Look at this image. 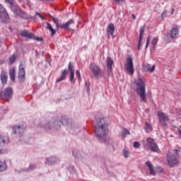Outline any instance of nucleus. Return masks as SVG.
Listing matches in <instances>:
<instances>
[{
  "mask_svg": "<svg viewBox=\"0 0 181 181\" xmlns=\"http://www.w3.org/2000/svg\"><path fill=\"white\" fill-rule=\"evenodd\" d=\"M95 127V135L100 144H104L107 149H114V139L108 134V121L101 113L95 115L93 121Z\"/></svg>",
  "mask_w": 181,
  "mask_h": 181,
  "instance_id": "obj_1",
  "label": "nucleus"
},
{
  "mask_svg": "<svg viewBox=\"0 0 181 181\" xmlns=\"http://www.w3.org/2000/svg\"><path fill=\"white\" fill-rule=\"evenodd\" d=\"M54 117L53 113L47 115L45 117V124H40V127L47 132H53V131L60 129V124L57 123V119L53 118Z\"/></svg>",
  "mask_w": 181,
  "mask_h": 181,
  "instance_id": "obj_2",
  "label": "nucleus"
},
{
  "mask_svg": "<svg viewBox=\"0 0 181 181\" xmlns=\"http://www.w3.org/2000/svg\"><path fill=\"white\" fill-rule=\"evenodd\" d=\"M49 18L52 19L53 23L56 26V30H54V28L50 25V23H47V29H48V30H49V32L51 33L52 37L56 35V30H59L60 28L61 29H64L65 30H69L70 28H69V26H70V25H74V20L73 19H69L66 23L60 25L59 24V20L57 18H54L52 16H49Z\"/></svg>",
  "mask_w": 181,
  "mask_h": 181,
  "instance_id": "obj_3",
  "label": "nucleus"
},
{
  "mask_svg": "<svg viewBox=\"0 0 181 181\" xmlns=\"http://www.w3.org/2000/svg\"><path fill=\"white\" fill-rule=\"evenodd\" d=\"M136 84V93L142 103H146V88L142 78H139L134 81Z\"/></svg>",
  "mask_w": 181,
  "mask_h": 181,
  "instance_id": "obj_4",
  "label": "nucleus"
},
{
  "mask_svg": "<svg viewBox=\"0 0 181 181\" xmlns=\"http://www.w3.org/2000/svg\"><path fill=\"white\" fill-rule=\"evenodd\" d=\"M5 2H6V4H9L11 9L12 12L15 13V15L21 18V19H28V13L23 11V10L21 9L19 5H18L17 3H15V1L5 0Z\"/></svg>",
  "mask_w": 181,
  "mask_h": 181,
  "instance_id": "obj_5",
  "label": "nucleus"
},
{
  "mask_svg": "<svg viewBox=\"0 0 181 181\" xmlns=\"http://www.w3.org/2000/svg\"><path fill=\"white\" fill-rule=\"evenodd\" d=\"M167 163L170 168H175V166L179 165V153H177V150L168 152L167 154Z\"/></svg>",
  "mask_w": 181,
  "mask_h": 181,
  "instance_id": "obj_6",
  "label": "nucleus"
},
{
  "mask_svg": "<svg viewBox=\"0 0 181 181\" xmlns=\"http://www.w3.org/2000/svg\"><path fill=\"white\" fill-rule=\"evenodd\" d=\"M74 73V64L73 62H69L68 64V70L64 69L62 71L61 77L56 80L57 83H60V81H63V80H66V77L69 73Z\"/></svg>",
  "mask_w": 181,
  "mask_h": 181,
  "instance_id": "obj_7",
  "label": "nucleus"
},
{
  "mask_svg": "<svg viewBox=\"0 0 181 181\" xmlns=\"http://www.w3.org/2000/svg\"><path fill=\"white\" fill-rule=\"evenodd\" d=\"M146 142H147V145L144 146L145 148L148 146V148H149L151 152H156L157 153H159V152H160V150L159 149L158 144H156L153 139L151 137H148L146 139Z\"/></svg>",
  "mask_w": 181,
  "mask_h": 181,
  "instance_id": "obj_8",
  "label": "nucleus"
},
{
  "mask_svg": "<svg viewBox=\"0 0 181 181\" xmlns=\"http://www.w3.org/2000/svg\"><path fill=\"white\" fill-rule=\"evenodd\" d=\"M157 117H158V122L160 124H162L163 127H168V124H166V122L170 119V118H169V115L159 110L157 112Z\"/></svg>",
  "mask_w": 181,
  "mask_h": 181,
  "instance_id": "obj_9",
  "label": "nucleus"
},
{
  "mask_svg": "<svg viewBox=\"0 0 181 181\" xmlns=\"http://www.w3.org/2000/svg\"><path fill=\"white\" fill-rule=\"evenodd\" d=\"M23 37H27L28 39H33L37 42H43V37L35 36V34L28 32V30H23L20 33Z\"/></svg>",
  "mask_w": 181,
  "mask_h": 181,
  "instance_id": "obj_10",
  "label": "nucleus"
},
{
  "mask_svg": "<svg viewBox=\"0 0 181 181\" xmlns=\"http://www.w3.org/2000/svg\"><path fill=\"white\" fill-rule=\"evenodd\" d=\"M25 64L21 62L18 67V77L20 81L23 83L26 80V71L25 70Z\"/></svg>",
  "mask_w": 181,
  "mask_h": 181,
  "instance_id": "obj_11",
  "label": "nucleus"
},
{
  "mask_svg": "<svg viewBox=\"0 0 181 181\" xmlns=\"http://www.w3.org/2000/svg\"><path fill=\"white\" fill-rule=\"evenodd\" d=\"M13 94V90H12V88L8 87L4 90V91H0V98H2L4 96L6 98H11Z\"/></svg>",
  "mask_w": 181,
  "mask_h": 181,
  "instance_id": "obj_12",
  "label": "nucleus"
},
{
  "mask_svg": "<svg viewBox=\"0 0 181 181\" xmlns=\"http://www.w3.org/2000/svg\"><path fill=\"white\" fill-rule=\"evenodd\" d=\"M0 19L2 23H9V15L6 12V9L0 12Z\"/></svg>",
  "mask_w": 181,
  "mask_h": 181,
  "instance_id": "obj_13",
  "label": "nucleus"
},
{
  "mask_svg": "<svg viewBox=\"0 0 181 181\" xmlns=\"http://www.w3.org/2000/svg\"><path fill=\"white\" fill-rule=\"evenodd\" d=\"M90 70L92 71V73H93L96 78H100V77H101V75L100 74V68L97 66V65H94V64H90Z\"/></svg>",
  "mask_w": 181,
  "mask_h": 181,
  "instance_id": "obj_14",
  "label": "nucleus"
},
{
  "mask_svg": "<svg viewBox=\"0 0 181 181\" xmlns=\"http://www.w3.org/2000/svg\"><path fill=\"white\" fill-rule=\"evenodd\" d=\"M132 68H134V59H132V57L128 56L126 59V63L124 65V70H127Z\"/></svg>",
  "mask_w": 181,
  "mask_h": 181,
  "instance_id": "obj_15",
  "label": "nucleus"
},
{
  "mask_svg": "<svg viewBox=\"0 0 181 181\" xmlns=\"http://www.w3.org/2000/svg\"><path fill=\"white\" fill-rule=\"evenodd\" d=\"M25 132V125L14 126L13 127V134H17L21 135Z\"/></svg>",
  "mask_w": 181,
  "mask_h": 181,
  "instance_id": "obj_16",
  "label": "nucleus"
},
{
  "mask_svg": "<svg viewBox=\"0 0 181 181\" xmlns=\"http://www.w3.org/2000/svg\"><path fill=\"white\" fill-rule=\"evenodd\" d=\"M105 63L107 67V73L108 74H110V73L112 71V64H114V61L112 60V59H111V57H107L106 58Z\"/></svg>",
  "mask_w": 181,
  "mask_h": 181,
  "instance_id": "obj_17",
  "label": "nucleus"
},
{
  "mask_svg": "<svg viewBox=\"0 0 181 181\" xmlns=\"http://www.w3.org/2000/svg\"><path fill=\"white\" fill-rule=\"evenodd\" d=\"M56 162H57V158L56 157L51 156L45 159V165H48L49 166L56 165Z\"/></svg>",
  "mask_w": 181,
  "mask_h": 181,
  "instance_id": "obj_18",
  "label": "nucleus"
},
{
  "mask_svg": "<svg viewBox=\"0 0 181 181\" xmlns=\"http://www.w3.org/2000/svg\"><path fill=\"white\" fill-rule=\"evenodd\" d=\"M0 77L1 84H3V86H5V84L8 83V76H6V71H5L4 70L1 71Z\"/></svg>",
  "mask_w": 181,
  "mask_h": 181,
  "instance_id": "obj_19",
  "label": "nucleus"
},
{
  "mask_svg": "<svg viewBox=\"0 0 181 181\" xmlns=\"http://www.w3.org/2000/svg\"><path fill=\"white\" fill-rule=\"evenodd\" d=\"M145 33V28L141 27L140 28V35H139V40L138 44V49H141V46H142V39H144V33Z\"/></svg>",
  "mask_w": 181,
  "mask_h": 181,
  "instance_id": "obj_20",
  "label": "nucleus"
},
{
  "mask_svg": "<svg viewBox=\"0 0 181 181\" xmlns=\"http://www.w3.org/2000/svg\"><path fill=\"white\" fill-rule=\"evenodd\" d=\"M146 165H147V166L149 169L150 173L151 175H156V171H155V168H153V164L152 163H151L150 161H147L146 163Z\"/></svg>",
  "mask_w": 181,
  "mask_h": 181,
  "instance_id": "obj_21",
  "label": "nucleus"
},
{
  "mask_svg": "<svg viewBox=\"0 0 181 181\" xmlns=\"http://www.w3.org/2000/svg\"><path fill=\"white\" fill-rule=\"evenodd\" d=\"M179 33V30L177 29V25H173L172 30H171V33H170V37L172 39H175L176 37V35Z\"/></svg>",
  "mask_w": 181,
  "mask_h": 181,
  "instance_id": "obj_22",
  "label": "nucleus"
},
{
  "mask_svg": "<svg viewBox=\"0 0 181 181\" xmlns=\"http://www.w3.org/2000/svg\"><path fill=\"white\" fill-rule=\"evenodd\" d=\"M107 35L110 34L111 36L114 37V25L112 23L107 25Z\"/></svg>",
  "mask_w": 181,
  "mask_h": 181,
  "instance_id": "obj_23",
  "label": "nucleus"
},
{
  "mask_svg": "<svg viewBox=\"0 0 181 181\" xmlns=\"http://www.w3.org/2000/svg\"><path fill=\"white\" fill-rule=\"evenodd\" d=\"M35 169H37V165L30 163L28 168L23 169V172H32V170H35Z\"/></svg>",
  "mask_w": 181,
  "mask_h": 181,
  "instance_id": "obj_24",
  "label": "nucleus"
},
{
  "mask_svg": "<svg viewBox=\"0 0 181 181\" xmlns=\"http://www.w3.org/2000/svg\"><path fill=\"white\" fill-rule=\"evenodd\" d=\"M145 71H148V73H152V71H155V65L151 66V64H146L144 66Z\"/></svg>",
  "mask_w": 181,
  "mask_h": 181,
  "instance_id": "obj_25",
  "label": "nucleus"
},
{
  "mask_svg": "<svg viewBox=\"0 0 181 181\" xmlns=\"http://www.w3.org/2000/svg\"><path fill=\"white\" fill-rule=\"evenodd\" d=\"M15 68H12L9 70L10 79L13 83L15 82Z\"/></svg>",
  "mask_w": 181,
  "mask_h": 181,
  "instance_id": "obj_26",
  "label": "nucleus"
},
{
  "mask_svg": "<svg viewBox=\"0 0 181 181\" xmlns=\"http://www.w3.org/2000/svg\"><path fill=\"white\" fill-rule=\"evenodd\" d=\"M57 124H59V128H62V125H69V119H61L60 120L57 119Z\"/></svg>",
  "mask_w": 181,
  "mask_h": 181,
  "instance_id": "obj_27",
  "label": "nucleus"
},
{
  "mask_svg": "<svg viewBox=\"0 0 181 181\" xmlns=\"http://www.w3.org/2000/svg\"><path fill=\"white\" fill-rule=\"evenodd\" d=\"M158 42H159V38L158 37H153L151 40V45H153V49L155 50L156 49V45H158Z\"/></svg>",
  "mask_w": 181,
  "mask_h": 181,
  "instance_id": "obj_28",
  "label": "nucleus"
},
{
  "mask_svg": "<svg viewBox=\"0 0 181 181\" xmlns=\"http://www.w3.org/2000/svg\"><path fill=\"white\" fill-rule=\"evenodd\" d=\"M72 156L75 159H78V158H80V156H81V153H80V151L78 150H74L72 151Z\"/></svg>",
  "mask_w": 181,
  "mask_h": 181,
  "instance_id": "obj_29",
  "label": "nucleus"
},
{
  "mask_svg": "<svg viewBox=\"0 0 181 181\" xmlns=\"http://www.w3.org/2000/svg\"><path fill=\"white\" fill-rule=\"evenodd\" d=\"M145 125H146V132L149 133V132H152L153 131V129L152 128V124L148 123V122H146Z\"/></svg>",
  "mask_w": 181,
  "mask_h": 181,
  "instance_id": "obj_30",
  "label": "nucleus"
},
{
  "mask_svg": "<svg viewBox=\"0 0 181 181\" xmlns=\"http://www.w3.org/2000/svg\"><path fill=\"white\" fill-rule=\"evenodd\" d=\"M6 170V163L5 162L0 161V173Z\"/></svg>",
  "mask_w": 181,
  "mask_h": 181,
  "instance_id": "obj_31",
  "label": "nucleus"
},
{
  "mask_svg": "<svg viewBox=\"0 0 181 181\" xmlns=\"http://www.w3.org/2000/svg\"><path fill=\"white\" fill-rule=\"evenodd\" d=\"M9 142V139L7 136H0V145L1 144H8Z\"/></svg>",
  "mask_w": 181,
  "mask_h": 181,
  "instance_id": "obj_32",
  "label": "nucleus"
},
{
  "mask_svg": "<svg viewBox=\"0 0 181 181\" xmlns=\"http://www.w3.org/2000/svg\"><path fill=\"white\" fill-rule=\"evenodd\" d=\"M69 81L70 83H72V84H74L76 83V81L74 79V72H70Z\"/></svg>",
  "mask_w": 181,
  "mask_h": 181,
  "instance_id": "obj_33",
  "label": "nucleus"
},
{
  "mask_svg": "<svg viewBox=\"0 0 181 181\" xmlns=\"http://www.w3.org/2000/svg\"><path fill=\"white\" fill-rule=\"evenodd\" d=\"M8 60L10 64H13V63H15V60H16V55L13 54L8 58Z\"/></svg>",
  "mask_w": 181,
  "mask_h": 181,
  "instance_id": "obj_34",
  "label": "nucleus"
},
{
  "mask_svg": "<svg viewBox=\"0 0 181 181\" xmlns=\"http://www.w3.org/2000/svg\"><path fill=\"white\" fill-rule=\"evenodd\" d=\"M125 71H127V73H128V74H131V76H134V73H135V68L133 67L132 69H124Z\"/></svg>",
  "mask_w": 181,
  "mask_h": 181,
  "instance_id": "obj_35",
  "label": "nucleus"
},
{
  "mask_svg": "<svg viewBox=\"0 0 181 181\" xmlns=\"http://www.w3.org/2000/svg\"><path fill=\"white\" fill-rule=\"evenodd\" d=\"M127 135H131V133L128 129H124L123 132H122L123 138H125V136H127Z\"/></svg>",
  "mask_w": 181,
  "mask_h": 181,
  "instance_id": "obj_36",
  "label": "nucleus"
},
{
  "mask_svg": "<svg viewBox=\"0 0 181 181\" xmlns=\"http://www.w3.org/2000/svg\"><path fill=\"white\" fill-rule=\"evenodd\" d=\"M129 156V151L127 150V148L123 149V156L124 158H127Z\"/></svg>",
  "mask_w": 181,
  "mask_h": 181,
  "instance_id": "obj_37",
  "label": "nucleus"
},
{
  "mask_svg": "<svg viewBox=\"0 0 181 181\" xmlns=\"http://www.w3.org/2000/svg\"><path fill=\"white\" fill-rule=\"evenodd\" d=\"M85 87L86 88V93L88 94H90V83H88V81H86Z\"/></svg>",
  "mask_w": 181,
  "mask_h": 181,
  "instance_id": "obj_38",
  "label": "nucleus"
},
{
  "mask_svg": "<svg viewBox=\"0 0 181 181\" xmlns=\"http://www.w3.org/2000/svg\"><path fill=\"white\" fill-rule=\"evenodd\" d=\"M71 129H78V124L77 123H72L70 127Z\"/></svg>",
  "mask_w": 181,
  "mask_h": 181,
  "instance_id": "obj_39",
  "label": "nucleus"
},
{
  "mask_svg": "<svg viewBox=\"0 0 181 181\" xmlns=\"http://www.w3.org/2000/svg\"><path fill=\"white\" fill-rule=\"evenodd\" d=\"M76 76H77V77H78V81H81V74H80V71L76 70Z\"/></svg>",
  "mask_w": 181,
  "mask_h": 181,
  "instance_id": "obj_40",
  "label": "nucleus"
},
{
  "mask_svg": "<svg viewBox=\"0 0 181 181\" xmlns=\"http://www.w3.org/2000/svg\"><path fill=\"white\" fill-rule=\"evenodd\" d=\"M35 16H39V18H41V21H45V18L43 16H42V14L37 11L35 12Z\"/></svg>",
  "mask_w": 181,
  "mask_h": 181,
  "instance_id": "obj_41",
  "label": "nucleus"
},
{
  "mask_svg": "<svg viewBox=\"0 0 181 181\" xmlns=\"http://www.w3.org/2000/svg\"><path fill=\"white\" fill-rule=\"evenodd\" d=\"M168 16V11H164L161 14V18L163 19V18H166Z\"/></svg>",
  "mask_w": 181,
  "mask_h": 181,
  "instance_id": "obj_42",
  "label": "nucleus"
},
{
  "mask_svg": "<svg viewBox=\"0 0 181 181\" xmlns=\"http://www.w3.org/2000/svg\"><path fill=\"white\" fill-rule=\"evenodd\" d=\"M151 40V36H148L147 37V40H146V49H148V47L149 46V42Z\"/></svg>",
  "mask_w": 181,
  "mask_h": 181,
  "instance_id": "obj_43",
  "label": "nucleus"
},
{
  "mask_svg": "<svg viewBox=\"0 0 181 181\" xmlns=\"http://www.w3.org/2000/svg\"><path fill=\"white\" fill-rule=\"evenodd\" d=\"M115 4H117V5H119L121 4H122V2H125V0H114Z\"/></svg>",
  "mask_w": 181,
  "mask_h": 181,
  "instance_id": "obj_44",
  "label": "nucleus"
},
{
  "mask_svg": "<svg viewBox=\"0 0 181 181\" xmlns=\"http://www.w3.org/2000/svg\"><path fill=\"white\" fill-rule=\"evenodd\" d=\"M139 146H141V144H139V142L135 141V142L134 143V148H139Z\"/></svg>",
  "mask_w": 181,
  "mask_h": 181,
  "instance_id": "obj_45",
  "label": "nucleus"
},
{
  "mask_svg": "<svg viewBox=\"0 0 181 181\" xmlns=\"http://www.w3.org/2000/svg\"><path fill=\"white\" fill-rule=\"evenodd\" d=\"M24 3L26 4V5H28V6H32V3H30V1L29 0H24Z\"/></svg>",
  "mask_w": 181,
  "mask_h": 181,
  "instance_id": "obj_46",
  "label": "nucleus"
},
{
  "mask_svg": "<svg viewBox=\"0 0 181 181\" xmlns=\"http://www.w3.org/2000/svg\"><path fill=\"white\" fill-rule=\"evenodd\" d=\"M27 17L28 18H27V20L32 19V21H35L36 19V17L28 16V14H27Z\"/></svg>",
  "mask_w": 181,
  "mask_h": 181,
  "instance_id": "obj_47",
  "label": "nucleus"
},
{
  "mask_svg": "<svg viewBox=\"0 0 181 181\" xmlns=\"http://www.w3.org/2000/svg\"><path fill=\"white\" fill-rule=\"evenodd\" d=\"M158 170L159 172V173H163V168H160V167H158Z\"/></svg>",
  "mask_w": 181,
  "mask_h": 181,
  "instance_id": "obj_48",
  "label": "nucleus"
},
{
  "mask_svg": "<svg viewBox=\"0 0 181 181\" xmlns=\"http://www.w3.org/2000/svg\"><path fill=\"white\" fill-rule=\"evenodd\" d=\"M39 1L40 2H49L50 1H54V0H37Z\"/></svg>",
  "mask_w": 181,
  "mask_h": 181,
  "instance_id": "obj_49",
  "label": "nucleus"
},
{
  "mask_svg": "<svg viewBox=\"0 0 181 181\" xmlns=\"http://www.w3.org/2000/svg\"><path fill=\"white\" fill-rule=\"evenodd\" d=\"M2 11H5V8H4V6L0 4V13Z\"/></svg>",
  "mask_w": 181,
  "mask_h": 181,
  "instance_id": "obj_50",
  "label": "nucleus"
},
{
  "mask_svg": "<svg viewBox=\"0 0 181 181\" xmlns=\"http://www.w3.org/2000/svg\"><path fill=\"white\" fill-rule=\"evenodd\" d=\"M170 13H171V15H173V13H175V8H173L171 9Z\"/></svg>",
  "mask_w": 181,
  "mask_h": 181,
  "instance_id": "obj_51",
  "label": "nucleus"
},
{
  "mask_svg": "<svg viewBox=\"0 0 181 181\" xmlns=\"http://www.w3.org/2000/svg\"><path fill=\"white\" fill-rule=\"evenodd\" d=\"M132 17L133 18V19H136V16H135L134 14L132 15Z\"/></svg>",
  "mask_w": 181,
  "mask_h": 181,
  "instance_id": "obj_52",
  "label": "nucleus"
},
{
  "mask_svg": "<svg viewBox=\"0 0 181 181\" xmlns=\"http://www.w3.org/2000/svg\"><path fill=\"white\" fill-rule=\"evenodd\" d=\"M71 168H72V169H74V166H72V167H71Z\"/></svg>",
  "mask_w": 181,
  "mask_h": 181,
  "instance_id": "obj_53",
  "label": "nucleus"
},
{
  "mask_svg": "<svg viewBox=\"0 0 181 181\" xmlns=\"http://www.w3.org/2000/svg\"><path fill=\"white\" fill-rule=\"evenodd\" d=\"M0 153H2V151H1V150H0Z\"/></svg>",
  "mask_w": 181,
  "mask_h": 181,
  "instance_id": "obj_54",
  "label": "nucleus"
}]
</instances>
